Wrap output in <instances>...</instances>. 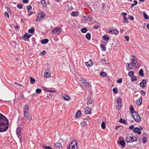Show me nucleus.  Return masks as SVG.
Instances as JSON below:
<instances>
[{
  "instance_id": "6ab92c4d",
  "label": "nucleus",
  "mask_w": 149,
  "mask_h": 149,
  "mask_svg": "<svg viewBox=\"0 0 149 149\" xmlns=\"http://www.w3.org/2000/svg\"><path fill=\"white\" fill-rule=\"evenodd\" d=\"M127 65L126 66V68L127 70L132 69L133 68V66L130 63H127Z\"/></svg>"
},
{
  "instance_id": "473e14b6",
  "label": "nucleus",
  "mask_w": 149,
  "mask_h": 149,
  "mask_svg": "<svg viewBox=\"0 0 149 149\" xmlns=\"http://www.w3.org/2000/svg\"><path fill=\"white\" fill-rule=\"evenodd\" d=\"M50 76H51L50 74L48 72H46L44 74V77L46 78H49Z\"/></svg>"
},
{
  "instance_id": "c85d7f7f",
  "label": "nucleus",
  "mask_w": 149,
  "mask_h": 149,
  "mask_svg": "<svg viewBox=\"0 0 149 149\" xmlns=\"http://www.w3.org/2000/svg\"><path fill=\"white\" fill-rule=\"evenodd\" d=\"M130 109L131 110L130 111L132 113V114H134V109L133 108V106L132 105L130 106Z\"/></svg>"
},
{
  "instance_id": "c756f323",
  "label": "nucleus",
  "mask_w": 149,
  "mask_h": 149,
  "mask_svg": "<svg viewBox=\"0 0 149 149\" xmlns=\"http://www.w3.org/2000/svg\"><path fill=\"white\" fill-rule=\"evenodd\" d=\"M102 39L103 40L105 41H108L109 40V37L105 35H104L103 36Z\"/></svg>"
},
{
  "instance_id": "e2e57ef3",
  "label": "nucleus",
  "mask_w": 149,
  "mask_h": 149,
  "mask_svg": "<svg viewBox=\"0 0 149 149\" xmlns=\"http://www.w3.org/2000/svg\"><path fill=\"white\" fill-rule=\"evenodd\" d=\"M141 94L143 96H145L146 95V93L143 90H142L141 91Z\"/></svg>"
},
{
  "instance_id": "ddd939ff",
  "label": "nucleus",
  "mask_w": 149,
  "mask_h": 149,
  "mask_svg": "<svg viewBox=\"0 0 149 149\" xmlns=\"http://www.w3.org/2000/svg\"><path fill=\"white\" fill-rule=\"evenodd\" d=\"M133 131L134 132L138 133L139 135H140L141 134V132L140 130V129L138 127H136L134 128Z\"/></svg>"
},
{
  "instance_id": "680f3d73",
  "label": "nucleus",
  "mask_w": 149,
  "mask_h": 149,
  "mask_svg": "<svg viewBox=\"0 0 149 149\" xmlns=\"http://www.w3.org/2000/svg\"><path fill=\"white\" fill-rule=\"evenodd\" d=\"M25 109L28 110L29 109V106L28 105L26 104L24 106Z\"/></svg>"
},
{
  "instance_id": "2f4dec72",
  "label": "nucleus",
  "mask_w": 149,
  "mask_h": 149,
  "mask_svg": "<svg viewBox=\"0 0 149 149\" xmlns=\"http://www.w3.org/2000/svg\"><path fill=\"white\" fill-rule=\"evenodd\" d=\"M128 74L130 77H131L132 76H133L134 74V72L132 70L130 71L129 72Z\"/></svg>"
},
{
  "instance_id": "c03bdc74",
  "label": "nucleus",
  "mask_w": 149,
  "mask_h": 149,
  "mask_svg": "<svg viewBox=\"0 0 149 149\" xmlns=\"http://www.w3.org/2000/svg\"><path fill=\"white\" fill-rule=\"evenodd\" d=\"M42 147L43 148L46 149H52V148L50 146H43Z\"/></svg>"
},
{
  "instance_id": "a18cd8bd",
  "label": "nucleus",
  "mask_w": 149,
  "mask_h": 149,
  "mask_svg": "<svg viewBox=\"0 0 149 149\" xmlns=\"http://www.w3.org/2000/svg\"><path fill=\"white\" fill-rule=\"evenodd\" d=\"M17 7L19 9H21L23 8V6L21 4H18L17 5Z\"/></svg>"
},
{
  "instance_id": "7ed1b4c3",
  "label": "nucleus",
  "mask_w": 149,
  "mask_h": 149,
  "mask_svg": "<svg viewBox=\"0 0 149 149\" xmlns=\"http://www.w3.org/2000/svg\"><path fill=\"white\" fill-rule=\"evenodd\" d=\"M131 63L136 68H138L139 67V65L137 62L136 58L134 56L131 55Z\"/></svg>"
},
{
  "instance_id": "864d4df0",
  "label": "nucleus",
  "mask_w": 149,
  "mask_h": 149,
  "mask_svg": "<svg viewBox=\"0 0 149 149\" xmlns=\"http://www.w3.org/2000/svg\"><path fill=\"white\" fill-rule=\"evenodd\" d=\"M14 84H15V85L19 86H21V87H22L23 86V85H22V84H19V83H17L16 82H14Z\"/></svg>"
},
{
  "instance_id": "4468645a",
  "label": "nucleus",
  "mask_w": 149,
  "mask_h": 149,
  "mask_svg": "<svg viewBox=\"0 0 149 149\" xmlns=\"http://www.w3.org/2000/svg\"><path fill=\"white\" fill-rule=\"evenodd\" d=\"M85 64L88 67H91L93 64L91 59H90L88 61L86 62Z\"/></svg>"
},
{
  "instance_id": "bf43d9fd",
  "label": "nucleus",
  "mask_w": 149,
  "mask_h": 149,
  "mask_svg": "<svg viewBox=\"0 0 149 149\" xmlns=\"http://www.w3.org/2000/svg\"><path fill=\"white\" fill-rule=\"evenodd\" d=\"M125 40L127 41H128L129 40V38L128 36H126L125 37Z\"/></svg>"
},
{
  "instance_id": "79ce46f5",
  "label": "nucleus",
  "mask_w": 149,
  "mask_h": 149,
  "mask_svg": "<svg viewBox=\"0 0 149 149\" xmlns=\"http://www.w3.org/2000/svg\"><path fill=\"white\" fill-rule=\"evenodd\" d=\"M30 83L31 84H33L35 83V79H33L31 77L30 78Z\"/></svg>"
},
{
  "instance_id": "f8f14e48",
  "label": "nucleus",
  "mask_w": 149,
  "mask_h": 149,
  "mask_svg": "<svg viewBox=\"0 0 149 149\" xmlns=\"http://www.w3.org/2000/svg\"><path fill=\"white\" fill-rule=\"evenodd\" d=\"M108 33H112L114 34H118V31L114 29H110L108 30Z\"/></svg>"
},
{
  "instance_id": "423d86ee",
  "label": "nucleus",
  "mask_w": 149,
  "mask_h": 149,
  "mask_svg": "<svg viewBox=\"0 0 149 149\" xmlns=\"http://www.w3.org/2000/svg\"><path fill=\"white\" fill-rule=\"evenodd\" d=\"M62 29L60 28H55L52 31V33L53 34H57L58 35H59L61 32Z\"/></svg>"
},
{
  "instance_id": "4d7b16f0",
  "label": "nucleus",
  "mask_w": 149,
  "mask_h": 149,
  "mask_svg": "<svg viewBox=\"0 0 149 149\" xmlns=\"http://www.w3.org/2000/svg\"><path fill=\"white\" fill-rule=\"evenodd\" d=\"M134 128V125H130L129 127V129L131 130H133V129Z\"/></svg>"
},
{
  "instance_id": "6e6552de",
  "label": "nucleus",
  "mask_w": 149,
  "mask_h": 149,
  "mask_svg": "<svg viewBox=\"0 0 149 149\" xmlns=\"http://www.w3.org/2000/svg\"><path fill=\"white\" fill-rule=\"evenodd\" d=\"M24 114L25 117L29 120L31 121L32 119V117L30 115V113L28 111H25L24 110Z\"/></svg>"
},
{
  "instance_id": "a878e982",
  "label": "nucleus",
  "mask_w": 149,
  "mask_h": 149,
  "mask_svg": "<svg viewBox=\"0 0 149 149\" xmlns=\"http://www.w3.org/2000/svg\"><path fill=\"white\" fill-rule=\"evenodd\" d=\"M78 15L79 13L78 12H73L71 13V15L74 17L77 16Z\"/></svg>"
},
{
  "instance_id": "a19ab883",
  "label": "nucleus",
  "mask_w": 149,
  "mask_h": 149,
  "mask_svg": "<svg viewBox=\"0 0 149 149\" xmlns=\"http://www.w3.org/2000/svg\"><path fill=\"white\" fill-rule=\"evenodd\" d=\"M101 127L102 129H105L106 127V124L104 122H102L101 124Z\"/></svg>"
},
{
  "instance_id": "58836bf2",
  "label": "nucleus",
  "mask_w": 149,
  "mask_h": 149,
  "mask_svg": "<svg viewBox=\"0 0 149 149\" xmlns=\"http://www.w3.org/2000/svg\"><path fill=\"white\" fill-rule=\"evenodd\" d=\"M143 15L145 19H148L149 18L148 16L147 15V14L145 13H143Z\"/></svg>"
},
{
  "instance_id": "72a5a7b5",
  "label": "nucleus",
  "mask_w": 149,
  "mask_h": 149,
  "mask_svg": "<svg viewBox=\"0 0 149 149\" xmlns=\"http://www.w3.org/2000/svg\"><path fill=\"white\" fill-rule=\"evenodd\" d=\"M81 31L83 33H86L88 31L87 29L86 28H84L81 29Z\"/></svg>"
},
{
  "instance_id": "393cba45",
  "label": "nucleus",
  "mask_w": 149,
  "mask_h": 149,
  "mask_svg": "<svg viewBox=\"0 0 149 149\" xmlns=\"http://www.w3.org/2000/svg\"><path fill=\"white\" fill-rule=\"evenodd\" d=\"M86 37L87 40H90L91 38V34L90 33H87L86 35Z\"/></svg>"
},
{
  "instance_id": "09e8293b",
  "label": "nucleus",
  "mask_w": 149,
  "mask_h": 149,
  "mask_svg": "<svg viewBox=\"0 0 149 149\" xmlns=\"http://www.w3.org/2000/svg\"><path fill=\"white\" fill-rule=\"evenodd\" d=\"M48 92H51L52 93H55L56 92V91L55 90H53L51 89H49L48 91Z\"/></svg>"
},
{
  "instance_id": "37998d69",
  "label": "nucleus",
  "mask_w": 149,
  "mask_h": 149,
  "mask_svg": "<svg viewBox=\"0 0 149 149\" xmlns=\"http://www.w3.org/2000/svg\"><path fill=\"white\" fill-rule=\"evenodd\" d=\"M34 31L33 28H31L29 30V32L31 33H33Z\"/></svg>"
},
{
  "instance_id": "338daca9",
  "label": "nucleus",
  "mask_w": 149,
  "mask_h": 149,
  "mask_svg": "<svg viewBox=\"0 0 149 149\" xmlns=\"http://www.w3.org/2000/svg\"><path fill=\"white\" fill-rule=\"evenodd\" d=\"M129 18L130 19L132 20H133L134 19V18L133 16H130L129 17Z\"/></svg>"
},
{
  "instance_id": "5fc2aeb1",
  "label": "nucleus",
  "mask_w": 149,
  "mask_h": 149,
  "mask_svg": "<svg viewBox=\"0 0 149 149\" xmlns=\"http://www.w3.org/2000/svg\"><path fill=\"white\" fill-rule=\"evenodd\" d=\"M6 131V130L4 128L1 127H0V132H2Z\"/></svg>"
},
{
  "instance_id": "9d476101",
  "label": "nucleus",
  "mask_w": 149,
  "mask_h": 149,
  "mask_svg": "<svg viewBox=\"0 0 149 149\" xmlns=\"http://www.w3.org/2000/svg\"><path fill=\"white\" fill-rule=\"evenodd\" d=\"M146 81L145 79H143L142 81L140 83L141 87L142 88H144L146 84Z\"/></svg>"
},
{
  "instance_id": "cd10ccee",
  "label": "nucleus",
  "mask_w": 149,
  "mask_h": 149,
  "mask_svg": "<svg viewBox=\"0 0 149 149\" xmlns=\"http://www.w3.org/2000/svg\"><path fill=\"white\" fill-rule=\"evenodd\" d=\"M93 102V99L91 98H90L88 100L87 104H90L92 103Z\"/></svg>"
},
{
  "instance_id": "aec40b11",
  "label": "nucleus",
  "mask_w": 149,
  "mask_h": 149,
  "mask_svg": "<svg viewBox=\"0 0 149 149\" xmlns=\"http://www.w3.org/2000/svg\"><path fill=\"white\" fill-rule=\"evenodd\" d=\"M31 36V35L29 33H27L25 34L24 36V40H26V39L29 38Z\"/></svg>"
},
{
  "instance_id": "de8ad7c7",
  "label": "nucleus",
  "mask_w": 149,
  "mask_h": 149,
  "mask_svg": "<svg viewBox=\"0 0 149 149\" xmlns=\"http://www.w3.org/2000/svg\"><path fill=\"white\" fill-rule=\"evenodd\" d=\"M123 21H124V23H127L128 22V20L127 18V17H124Z\"/></svg>"
},
{
  "instance_id": "412c9836",
  "label": "nucleus",
  "mask_w": 149,
  "mask_h": 149,
  "mask_svg": "<svg viewBox=\"0 0 149 149\" xmlns=\"http://www.w3.org/2000/svg\"><path fill=\"white\" fill-rule=\"evenodd\" d=\"M142 102V98L140 97L136 101V104L138 105H141Z\"/></svg>"
},
{
  "instance_id": "6e6d98bb",
  "label": "nucleus",
  "mask_w": 149,
  "mask_h": 149,
  "mask_svg": "<svg viewBox=\"0 0 149 149\" xmlns=\"http://www.w3.org/2000/svg\"><path fill=\"white\" fill-rule=\"evenodd\" d=\"M27 9L28 10V12H29V10H31L32 9V7L31 6H28L26 7Z\"/></svg>"
},
{
  "instance_id": "7c9ffc66",
  "label": "nucleus",
  "mask_w": 149,
  "mask_h": 149,
  "mask_svg": "<svg viewBox=\"0 0 149 149\" xmlns=\"http://www.w3.org/2000/svg\"><path fill=\"white\" fill-rule=\"evenodd\" d=\"M48 42V40L47 39H45L42 40L41 43L42 44H45Z\"/></svg>"
},
{
  "instance_id": "49530a36",
  "label": "nucleus",
  "mask_w": 149,
  "mask_h": 149,
  "mask_svg": "<svg viewBox=\"0 0 149 149\" xmlns=\"http://www.w3.org/2000/svg\"><path fill=\"white\" fill-rule=\"evenodd\" d=\"M100 75L101 76L105 77L106 76V74L104 72H102L100 73Z\"/></svg>"
},
{
  "instance_id": "39448f33",
  "label": "nucleus",
  "mask_w": 149,
  "mask_h": 149,
  "mask_svg": "<svg viewBox=\"0 0 149 149\" xmlns=\"http://www.w3.org/2000/svg\"><path fill=\"white\" fill-rule=\"evenodd\" d=\"M132 116L134 120L136 122H139L141 121V117L137 113L134 112V114H132Z\"/></svg>"
},
{
  "instance_id": "3c124183",
  "label": "nucleus",
  "mask_w": 149,
  "mask_h": 149,
  "mask_svg": "<svg viewBox=\"0 0 149 149\" xmlns=\"http://www.w3.org/2000/svg\"><path fill=\"white\" fill-rule=\"evenodd\" d=\"M36 92L38 93H40L41 92V90L40 89L38 88L36 89Z\"/></svg>"
},
{
  "instance_id": "20e7f679",
  "label": "nucleus",
  "mask_w": 149,
  "mask_h": 149,
  "mask_svg": "<svg viewBox=\"0 0 149 149\" xmlns=\"http://www.w3.org/2000/svg\"><path fill=\"white\" fill-rule=\"evenodd\" d=\"M125 141L127 143H132L137 141V138L136 137H132L128 136L126 137L125 139Z\"/></svg>"
},
{
  "instance_id": "603ef678",
  "label": "nucleus",
  "mask_w": 149,
  "mask_h": 149,
  "mask_svg": "<svg viewBox=\"0 0 149 149\" xmlns=\"http://www.w3.org/2000/svg\"><path fill=\"white\" fill-rule=\"evenodd\" d=\"M147 139L146 137H144L143 138V143H146L147 142Z\"/></svg>"
},
{
  "instance_id": "5701e85b",
  "label": "nucleus",
  "mask_w": 149,
  "mask_h": 149,
  "mask_svg": "<svg viewBox=\"0 0 149 149\" xmlns=\"http://www.w3.org/2000/svg\"><path fill=\"white\" fill-rule=\"evenodd\" d=\"M54 146L56 148H59L61 146V144L59 143H56L55 144Z\"/></svg>"
},
{
  "instance_id": "f03ea898",
  "label": "nucleus",
  "mask_w": 149,
  "mask_h": 149,
  "mask_svg": "<svg viewBox=\"0 0 149 149\" xmlns=\"http://www.w3.org/2000/svg\"><path fill=\"white\" fill-rule=\"evenodd\" d=\"M78 148L77 141L74 140L70 143L68 147L66 149H78Z\"/></svg>"
},
{
  "instance_id": "c9c22d12",
  "label": "nucleus",
  "mask_w": 149,
  "mask_h": 149,
  "mask_svg": "<svg viewBox=\"0 0 149 149\" xmlns=\"http://www.w3.org/2000/svg\"><path fill=\"white\" fill-rule=\"evenodd\" d=\"M122 99L120 97H118L117 99V103L118 104H121Z\"/></svg>"
},
{
  "instance_id": "1a4fd4ad",
  "label": "nucleus",
  "mask_w": 149,
  "mask_h": 149,
  "mask_svg": "<svg viewBox=\"0 0 149 149\" xmlns=\"http://www.w3.org/2000/svg\"><path fill=\"white\" fill-rule=\"evenodd\" d=\"M45 16V14L43 12H41L38 15L37 19H38V20H41Z\"/></svg>"
},
{
  "instance_id": "2eb2a0df",
  "label": "nucleus",
  "mask_w": 149,
  "mask_h": 149,
  "mask_svg": "<svg viewBox=\"0 0 149 149\" xmlns=\"http://www.w3.org/2000/svg\"><path fill=\"white\" fill-rule=\"evenodd\" d=\"M40 1L42 7L45 8H47V4L45 0H41Z\"/></svg>"
},
{
  "instance_id": "bb28decb",
  "label": "nucleus",
  "mask_w": 149,
  "mask_h": 149,
  "mask_svg": "<svg viewBox=\"0 0 149 149\" xmlns=\"http://www.w3.org/2000/svg\"><path fill=\"white\" fill-rule=\"evenodd\" d=\"M119 122L121 123H123L124 124L127 123V121L126 120L122 118L120 119L119 120Z\"/></svg>"
},
{
  "instance_id": "9b49d317",
  "label": "nucleus",
  "mask_w": 149,
  "mask_h": 149,
  "mask_svg": "<svg viewBox=\"0 0 149 149\" xmlns=\"http://www.w3.org/2000/svg\"><path fill=\"white\" fill-rule=\"evenodd\" d=\"M89 122V120L87 118H86L81 123V125L82 127H84V126L87 125V123Z\"/></svg>"
},
{
  "instance_id": "052dcab7",
  "label": "nucleus",
  "mask_w": 149,
  "mask_h": 149,
  "mask_svg": "<svg viewBox=\"0 0 149 149\" xmlns=\"http://www.w3.org/2000/svg\"><path fill=\"white\" fill-rule=\"evenodd\" d=\"M122 79L121 78H120V79H118L117 81V82L118 83H122Z\"/></svg>"
},
{
  "instance_id": "f3484780",
  "label": "nucleus",
  "mask_w": 149,
  "mask_h": 149,
  "mask_svg": "<svg viewBox=\"0 0 149 149\" xmlns=\"http://www.w3.org/2000/svg\"><path fill=\"white\" fill-rule=\"evenodd\" d=\"M85 111L86 114H89L91 113V110L89 107H87L85 108Z\"/></svg>"
},
{
  "instance_id": "0eeeda50",
  "label": "nucleus",
  "mask_w": 149,
  "mask_h": 149,
  "mask_svg": "<svg viewBox=\"0 0 149 149\" xmlns=\"http://www.w3.org/2000/svg\"><path fill=\"white\" fill-rule=\"evenodd\" d=\"M81 81L84 84V86L86 87L89 88L91 86V85L87 81L83 79V78H81Z\"/></svg>"
},
{
  "instance_id": "dca6fc26",
  "label": "nucleus",
  "mask_w": 149,
  "mask_h": 149,
  "mask_svg": "<svg viewBox=\"0 0 149 149\" xmlns=\"http://www.w3.org/2000/svg\"><path fill=\"white\" fill-rule=\"evenodd\" d=\"M62 98L65 100L68 101L70 100V98L69 95L63 94L62 95Z\"/></svg>"
},
{
  "instance_id": "4c0bfd02",
  "label": "nucleus",
  "mask_w": 149,
  "mask_h": 149,
  "mask_svg": "<svg viewBox=\"0 0 149 149\" xmlns=\"http://www.w3.org/2000/svg\"><path fill=\"white\" fill-rule=\"evenodd\" d=\"M137 4V2L135 0L134 1V3L132 4L130 6L131 8H133L134 6L136 5Z\"/></svg>"
},
{
  "instance_id": "ea45409f",
  "label": "nucleus",
  "mask_w": 149,
  "mask_h": 149,
  "mask_svg": "<svg viewBox=\"0 0 149 149\" xmlns=\"http://www.w3.org/2000/svg\"><path fill=\"white\" fill-rule=\"evenodd\" d=\"M137 80V78L136 76H133L131 78V81L133 82Z\"/></svg>"
},
{
  "instance_id": "69168bd1",
  "label": "nucleus",
  "mask_w": 149,
  "mask_h": 149,
  "mask_svg": "<svg viewBox=\"0 0 149 149\" xmlns=\"http://www.w3.org/2000/svg\"><path fill=\"white\" fill-rule=\"evenodd\" d=\"M23 2L24 3H27L29 2V0H23Z\"/></svg>"
},
{
  "instance_id": "0e129e2a",
  "label": "nucleus",
  "mask_w": 149,
  "mask_h": 149,
  "mask_svg": "<svg viewBox=\"0 0 149 149\" xmlns=\"http://www.w3.org/2000/svg\"><path fill=\"white\" fill-rule=\"evenodd\" d=\"M5 15L8 18H9V14H8V13L5 12Z\"/></svg>"
},
{
  "instance_id": "8fccbe9b",
  "label": "nucleus",
  "mask_w": 149,
  "mask_h": 149,
  "mask_svg": "<svg viewBox=\"0 0 149 149\" xmlns=\"http://www.w3.org/2000/svg\"><path fill=\"white\" fill-rule=\"evenodd\" d=\"M113 91L116 94H117L118 93V90L116 88H114L113 89Z\"/></svg>"
},
{
  "instance_id": "774afa93",
  "label": "nucleus",
  "mask_w": 149,
  "mask_h": 149,
  "mask_svg": "<svg viewBox=\"0 0 149 149\" xmlns=\"http://www.w3.org/2000/svg\"><path fill=\"white\" fill-rule=\"evenodd\" d=\"M121 105H118L117 107V108L118 109H120L121 108Z\"/></svg>"
},
{
  "instance_id": "f257e3e1",
  "label": "nucleus",
  "mask_w": 149,
  "mask_h": 149,
  "mask_svg": "<svg viewBox=\"0 0 149 149\" xmlns=\"http://www.w3.org/2000/svg\"><path fill=\"white\" fill-rule=\"evenodd\" d=\"M8 121L7 118L0 113V127L4 128L6 131L8 128Z\"/></svg>"
},
{
  "instance_id": "e433bc0d",
  "label": "nucleus",
  "mask_w": 149,
  "mask_h": 149,
  "mask_svg": "<svg viewBox=\"0 0 149 149\" xmlns=\"http://www.w3.org/2000/svg\"><path fill=\"white\" fill-rule=\"evenodd\" d=\"M139 74L141 76H143V70L142 69H141L139 70Z\"/></svg>"
},
{
  "instance_id": "13d9d810",
  "label": "nucleus",
  "mask_w": 149,
  "mask_h": 149,
  "mask_svg": "<svg viewBox=\"0 0 149 149\" xmlns=\"http://www.w3.org/2000/svg\"><path fill=\"white\" fill-rule=\"evenodd\" d=\"M43 90L45 91H46L47 92H48V91L49 90V89L48 88L45 87H43L42 88Z\"/></svg>"
},
{
  "instance_id": "4be33fe9",
  "label": "nucleus",
  "mask_w": 149,
  "mask_h": 149,
  "mask_svg": "<svg viewBox=\"0 0 149 149\" xmlns=\"http://www.w3.org/2000/svg\"><path fill=\"white\" fill-rule=\"evenodd\" d=\"M119 143L122 146L123 148H124L125 147V143L124 141H121L119 142Z\"/></svg>"
},
{
  "instance_id": "a211bd4d",
  "label": "nucleus",
  "mask_w": 149,
  "mask_h": 149,
  "mask_svg": "<svg viewBox=\"0 0 149 149\" xmlns=\"http://www.w3.org/2000/svg\"><path fill=\"white\" fill-rule=\"evenodd\" d=\"M22 129V128L21 127H19L17 128L16 130V132L18 136V137L19 136L21 135V132Z\"/></svg>"
},
{
  "instance_id": "b1692460",
  "label": "nucleus",
  "mask_w": 149,
  "mask_h": 149,
  "mask_svg": "<svg viewBox=\"0 0 149 149\" xmlns=\"http://www.w3.org/2000/svg\"><path fill=\"white\" fill-rule=\"evenodd\" d=\"M100 47L101 48V49L103 51H105L106 50V48L104 45L103 44H101L100 45Z\"/></svg>"
},
{
  "instance_id": "f704fd0d",
  "label": "nucleus",
  "mask_w": 149,
  "mask_h": 149,
  "mask_svg": "<svg viewBox=\"0 0 149 149\" xmlns=\"http://www.w3.org/2000/svg\"><path fill=\"white\" fill-rule=\"evenodd\" d=\"M81 113L80 111H78L76 113L75 116L76 118H78L79 117H80V116L81 115Z\"/></svg>"
}]
</instances>
